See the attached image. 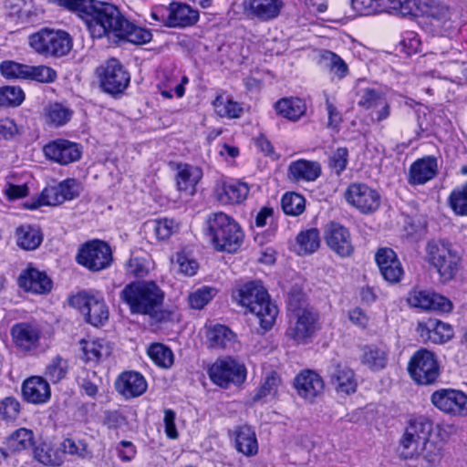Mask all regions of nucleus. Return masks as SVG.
<instances>
[{"instance_id": "f257e3e1", "label": "nucleus", "mask_w": 467, "mask_h": 467, "mask_svg": "<svg viewBox=\"0 0 467 467\" xmlns=\"http://www.w3.org/2000/svg\"><path fill=\"white\" fill-rule=\"evenodd\" d=\"M67 11L76 13L85 23L93 38L107 37L143 45L151 40L150 30L129 21L113 5L96 0H47Z\"/></svg>"}, {"instance_id": "f03ea898", "label": "nucleus", "mask_w": 467, "mask_h": 467, "mask_svg": "<svg viewBox=\"0 0 467 467\" xmlns=\"http://www.w3.org/2000/svg\"><path fill=\"white\" fill-rule=\"evenodd\" d=\"M119 297L131 315L149 316L157 321L164 319V292L153 281L131 282L124 286Z\"/></svg>"}, {"instance_id": "7ed1b4c3", "label": "nucleus", "mask_w": 467, "mask_h": 467, "mask_svg": "<svg viewBox=\"0 0 467 467\" xmlns=\"http://www.w3.org/2000/svg\"><path fill=\"white\" fill-rule=\"evenodd\" d=\"M233 298L242 306L254 314L260 327L267 331L272 328L278 314L266 288L259 281H252L236 287Z\"/></svg>"}, {"instance_id": "20e7f679", "label": "nucleus", "mask_w": 467, "mask_h": 467, "mask_svg": "<svg viewBox=\"0 0 467 467\" xmlns=\"http://www.w3.org/2000/svg\"><path fill=\"white\" fill-rule=\"evenodd\" d=\"M303 296L291 294L288 298L289 325L285 337L296 344H306L317 330L318 316L304 307Z\"/></svg>"}, {"instance_id": "39448f33", "label": "nucleus", "mask_w": 467, "mask_h": 467, "mask_svg": "<svg viewBox=\"0 0 467 467\" xmlns=\"http://www.w3.org/2000/svg\"><path fill=\"white\" fill-rule=\"evenodd\" d=\"M206 223L216 250L234 253L240 248L244 233L234 218L218 212L209 214Z\"/></svg>"}, {"instance_id": "423d86ee", "label": "nucleus", "mask_w": 467, "mask_h": 467, "mask_svg": "<svg viewBox=\"0 0 467 467\" xmlns=\"http://www.w3.org/2000/svg\"><path fill=\"white\" fill-rule=\"evenodd\" d=\"M427 261L438 272L442 282L455 277L461 264V255L453 246L443 241H432L426 247Z\"/></svg>"}, {"instance_id": "0eeeda50", "label": "nucleus", "mask_w": 467, "mask_h": 467, "mask_svg": "<svg viewBox=\"0 0 467 467\" xmlns=\"http://www.w3.org/2000/svg\"><path fill=\"white\" fill-rule=\"evenodd\" d=\"M29 45L39 55L60 57L71 50L72 38L66 31L42 28L29 36Z\"/></svg>"}, {"instance_id": "6e6552de", "label": "nucleus", "mask_w": 467, "mask_h": 467, "mask_svg": "<svg viewBox=\"0 0 467 467\" xmlns=\"http://www.w3.org/2000/svg\"><path fill=\"white\" fill-rule=\"evenodd\" d=\"M101 90L112 97L124 93L130 82V75L117 58H109L95 69Z\"/></svg>"}, {"instance_id": "1a4fd4ad", "label": "nucleus", "mask_w": 467, "mask_h": 467, "mask_svg": "<svg viewBox=\"0 0 467 467\" xmlns=\"http://www.w3.org/2000/svg\"><path fill=\"white\" fill-rule=\"evenodd\" d=\"M72 306L86 317V321L94 327L102 326L109 318V308L104 297L98 291H82L70 299Z\"/></svg>"}, {"instance_id": "9d476101", "label": "nucleus", "mask_w": 467, "mask_h": 467, "mask_svg": "<svg viewBox=\"0 0 467 467\" xmlns=\"http://www.w3.org/2000/svg\"><path fill=\"white\" fill-rule=\"evenodd\" d=\"M78 264L93 272H99L110 266L113 257L109 244L101 240L85 243L76 256Z\"/></svg>"}, {"instance_id": "9b49d317", "label": "nucleus", "mask_w": 467, "mask_h": 467, "mask_svg": "<svg viewBox=\"0 0 467 467\" xmlns=\"http://www.w3.org/2000/svg\"><path fill=\"white\" fill-rule=\"evenodd\" d=\"M408 371L418 384L430 385L438 379L440 365L434 353L421 348L411 357Z\"/></svg>"}, {"instance_id": "f8f14e48", "label": "nucleus", "mask_w": 467, "mask_h": 467, "mask_svg": "<svg viewBox=\"0 0 467 467\" xmlns=\"http://www.w3.org/2000/svg\"><path fill=\"white\" fill-rule=\"evenodd\" d=\"M80 192L81 185L76 179H67L57 186L45 188L37 200L33 201L26 207L35 210L42 205L56 206L75 199Z\"/></svg>"}, {"instance_id": "ddd939ff", "label": "nucleus", "mask_w": 467, "mask_h": 467, "mask_svg": "<svg viewBox=\"0 0 467 467\" xmlns=\"http://www.w3.org/2000/svg\"><path fill=\"white\" fill-rule=\"evenodd\" d=\"M211 380L222 387L228 388L230 384L238 385L246 379V368L232 358L217 359L208 369Z\"/></svg>"}, {"instance_id": "4468645a", "label": "nucleus", "mask_w": 467, "mask_h": 467, "mask_svg": "<svg viewBox=\"0 0 467 467\" xmlns=\"http://www.w3.org/2000/svg\"><path fill=\"white\" fill-rule=\"evenodd\" d=\"M431 403L441 411L451 416H467V395L453 389H441L431 396Z\"/></svg>"}, {"instance_id": "2eb2a0df", "label": "nucleus", "mask_w": 467, "mask_h": 467, "mask_svg": "<svg viewBox=\"0 0 467 467\" xmlns=\"http://www.w3.org/2000/svg\"><path fill=\"white\" fill-rule=\"evenodd\" d=\"M346 201L363 213H373L380 205V195L365 183H351L345 192Z\"/></svg>"}, {"instance_id": "dca6fc26", "label": "nucleus", "mask_w": 467, "mask_h": 467, "mask_svg": "<svg viewBox=\"0 0 467 467\" xmlns=\"http://www.w3.org/2000/svg\"><path fill=\"white\" fill-rule=\"evenodd\" d=\"M358 105L366 110H370L374 122H381L390 115V106L385 93L373 88H366L360 91Z\"/></svg>"}, {"instance_id": "f3484780", "label": "nucleus", "mask_w": 467, "mask_h": 467, "mask_svg": "<svg viewBox=\"0 0 467 467\" xmlns=\"http://www.w3.org/2000/svg\"><path fill=\"white\" fill-rule=\"evenodd\" d=\"M324 239L329 249L340 257H349L354 252L348 229L338 223L330 222L326 225Z\"/></svg>"}, {"instance_id": "a211bd4d", "label": "nucleus", "mask_w": 467, "mask_h": 467, "mask_svg": "<svg viewBox=\"0 0 467 467\" xmlns=\"http://www.w3.org/2000/svg\"><path fill=\"white\" fill-rule=\"evenodd\" d=\"M329 383L338 394L350 395L357 390L355 373L346 364L332 361L327 368Z\"/></svg>"}, {"instance_id": "6ab92c4d", "label": "nucleus", "mask_w": 467, "mask_h": 467, "mask_svg": "<svg viewBox=\"0 0 467 467\" xmlns=\"http://www.w3.org/2000/svg\"><path fill=\"white\" fill-rule=\"evenodd\" d=\"M10 333L13 343L19 351L29 353L38 348L41 331L36 325L17 323L11 327Z\"/></svg>"}, {"instance_id": "aec40b11", "label": "nucleus", "mask_w": 467, "mask_h": 467, "mask_svg": "<svg viewBox=\"0 0 467 467\" xmlns=\"http://www.w3.org/2000/svg\"><path fill=\"white\" fill-rule=\"evenodd\" d=\"M43 150L47 158L62 165L77 161L81 157L79 145L67 140H54L47 144Z\"/></svg>"}, {"instance_id": "412c9836", "label": "nucleus", "mask_w": 467, "mask_h": 467, "mask_svg": "<svg viewBox=\"0 0 467 467\" xmlns=\"http://www.w3.org/2000/svg\"><path fill=\"white\" fill-rule=\"evenodd\" d=\"M375 259L383 278L390 283H399L404 270L396 253L390 248H380L378 250Z\"/></svg>"}, {"instance_id": "4be33fe9", "label": "nucleus", "mask_w": 467, "mask_h": 467, "mask_svg": "<svg viewBox=\"0 0 467 467\" xmlns=\"http://www.w3.org/2000/svg\"><path fill=\"white\" fill-rule=\"evenodd\" d=\"M202 170L188 163L176 164V187L184 196L191 197L196 192V186L202 178Z\"/></svg>"}, {"instance_id": "5701e85b", "label": "nucleus", "mask_w": 467, "mask_h": 467, "mask_svg": "<svg viewBox=\"0 0 467 467\" xmlns=\"http://www.w3.org/2000/svg\"><path fill=\"white\" fill-rule=\"evenodd\" d=\"M408 302L413 307L426 310L450 312L452 309V304L447 297L424 290L411 291L409 294Z\"/></svg>"}, {"instance_id": "b1692460", "label": "nucleus", "mask_w": 467, "mask_h": 467, "mask_svg": "<svg viewBox=\"0 0 467 467\" xmlns=\"http://www.w3.org/2000/svg\"><path fill=\"white\" fill-rule=\"evenodd\" d=\"M283 7L282 0H244L243 2L244 14L261 21L276 18Z\"/></svg>"}, {"instance_id": "393cba45", "label": "nucleus", "mask_w": 467, "mask_h": 467, "mask_svg": "<svg viewBox=\"0 0 467 467\" xmlns=\"http://www.w3.org/2000/svg\"><path fill=\"white\" fill-rule=\"evenodd\" d=\"M295 387L303 399L312 402L324 390L322 378L313 370H305L295 379Z\"/></svg>"}, {"instance_id": "a878e982", "label": "nucleus", "mask_w": 467, "mask_h": 467, "mask_svg": "<svg viewBox=\"0 0 467 467\" xmlns=\"http://www.w3.org/2000/svg\"><path fill=\"white\" fill-rule=\"evenodd\" d=\"M420 336L426 341L442 344L453 337V328L448 324L436 318H429L418 325Z\"/></svg>"}, {"instance_id": "bb28decb", "label": "nucleus", "mask_w": 467, "mask_h": 467, "mask_svg": "<svg viewBox=\"0 0 467 467\" xmlns=\"http://www.w3.org/2000/svg\"><path fill=\"white\" fill-rule=\"evenodd\" d=\"M147 386L144 377L136 371L121 373L115 382L117 391L126 399L142 395L146 391Z\"/></svg>"}, {"instance_id": "cd10ccee", "label": "nucleus", "mask_w": 467, "mask_h": 467, "mask_svg": "<svg viewBox=\"0 0 467 467\" xmlns=\"http://www.w3.org/2000/svg\"><path fill=\"white\" fill-rule=\"evenodd\" d=\"M22 394L28 403L43 404L49 400L51 389L46 379L40 376H33L24 381Z\"/></svg>"}, {"instance_id": "c85d7f7f", "label": "nucleus", "mask_w": 467, "mask_h": 467, "mask_svg": "<svg viewBox=\"0 0 467 467\" xmlns=\"http://www.w3.org/2000/svg\"><path fill=\"white\" fill-rule=\"evenodd\" d=\"M437 173V159L434 156H425L410 165L408 182L411 185H421L432 180Z\"/></svg>"}, {"instance_id": "c756f323", "label": "nucleus", "mask_w": 467, "mask_h": 467, "mask_svg": "<svg viewBox=\"0 0 467 467\" xmlns=\"http://www.w3.org/2000/svg\"><path fill=\"white\" fill-rule=\"evenodd\" d=\"M166 12V24L170 27H186L193 25L199 19L198 11L186 4L172 2Z\"/></svg>"}, {"instance_id": "7c9ffc66", "label": "nucleus", "mask_w": 467, "mask_h": 467, "mask_svg": "<svg viewBox=\"0 0 467 467\" xmlns=\"http://www.w3.org/2000/svg\"><path fill=\"white\" fill-rule=\"evenodd\" d=\"M287 175L290 181L296 182H315L321 175V165L316 161L300 159L289 164Z\"/></svg>"}, {"instance_id": "2f4dec72", "label": "nucleus", "mask_w": 467, "mask_h": 467, "mask_svg": "<svg viewBox=\"0 0 467 467\" xmlns=\"http://www.w3.org/2000/svg\"><path fill=\"white\" fill-rule=\"evenodd\" d=\"M248 193V185L238 181L224 182L215 189L216 199L223 204L241 203Z\"/></svg>"}, {"instance_id": "473e14b6", "label": "nucleus", "mask_w": 467, "mask_h": 467, "mask_svg": "<svg viewBox=\"0 0 467 467\" xmlns=\"http://www.w3.org/2000/svg\"><path fill=\"white\" fill-rule=\"evenodd\" d=\"M418 10L421 12V15L430 19V23L437 30H446L451 21V9L444 4L435 1H428L421 6H419Z\"/></svg>"}, {"instance_id": "72a5a7b5", "label": "nucleus", "mask_w": 467, "mask_h": 467, "mask_svg": "<svg viewBox=\"0 0 467 467\" xmlns=\"http://www.w3.org/2000/svg\"><path fill=\"white\" fill-rule=\"evenodd\" d=\"M18 281L19 285L26 291L35 294H45L52 288L51 279L45 273L35 268L23 271Z\"/></svg>"}, {"instance_id": "f704fd0d", "label": "nucleus", "mask_w": 467, "mask_h": 467, "mask_svg": "<svg viewBox=\"0 0 467 467\" xmlns=\"http://www.w3.org/2000/svg\"><path fill=\"white\" fill-rule=\"evenodd\" d=\"M83 356L81 358L87 364L97 365L111 353V347L104 339L81 340Z\"/></svg>"}, {"instance_id": "c9c22d12", "label": "nucleus", "mask_w": 467, "mask_h": 467, "mask_svg": "<svg viewBox=\"0 0 467 467\" xmlns=\"http://www.w3.org/2000/svg\"><path fill=\"white\" fill-rule=\"evenodd\" d=\"M206 339L212 348H234L236 335L226 326L214 325L206 330Z\"/></svg>"}, {"instance_id": "e433bc0d", "label": "nucleus", "mask_w": 467, "mask_h": 467, "mask_svg": "<svg viewBox=\"0 0 467 467\" xmlns=\"http://www.w3.org/2000/svg\"><path fill=\"white\" fill-rule=\"evenodd\" d=\"M236 450L247 457L258 452V442L254 431L248 425H242L234 431Z\"/></svg>"}, {"instance_id": "4c0bfd02", "label": "nucleus", "mask_w": 467, "mask_h": 467, "mask_svg": "<svg viewBox=\"0 0 467 467\" xmlns=\"http://www.w3.org/2000/svg\"><path fill=\"white\" fill-rule=\"evenodd\" d=\"M16 244L24 250H35L42 242L39 229L26 224L19 226L16 231Z\"/></svg>"}, {"instance_id": "58836bf2", "label": "nucleus", "mask_w": 467, "mask_h": 467, "mask_svg": "<svg viewBox=\"0 0 467 467\" xmlns=\"http://www.w3.org/2000/svg\"><path fill=\"white\" fill-rule=\"evenodd\" d=\"M278 115L290 120H297L306 112V105L300 99H281L275 104Z\"/></svg>"}, {"instance_id": "ea45409f", "label": "nucleus", "mask_w": 467, "mask_h": 467, "mask_svg": "<svg viewBox=\"0 0 467 467\" xmlns=\"http://www.w3.org/2000/svg\"><path fill=\"white\" fill-rule=\"evenodd\" d=\"M69 364L67 359L57 355L47 363L44 375L47 380L57 384L67 378Z\"/></svg>"}, {"instance_id": "a19ab883", "label": "nucleus", "mask_w": 467, "mask_h": 467, "mask_svg": "<svg viewBox=\"0 0 467 467\" xmlns=\"http://www.w3.org/2000/svg\"><path fill=\"white\" fill-rule=\"evenodd\" d=\"M298 253L310 254L315 253L320 246V234L317 228H310L301 231L296 236Z\"/></svg>"}, {"instance_id": "79ce46f5", "label": "nucleus", "mask_w": 467, "mask_h": 467, "mask_svg": "<svg viewBox=\"0 0 467 467\" xmlns=\"http://www.w3.org/2000/svg\"><path fill=\"white\" fill-rule=\"evenodd\" d=\"M381 12L407 16H417L419 6L414 0H379Z\"/></svg>"}, {"instance_id": "37998d69", "label": "nucleus", "mask_w": 467, "mask_h": 467, "mask_svg": "<svg viewBox=\"0 0 467 467\" xmlns=\"http://www.w3.org/2000/svg\"><path fill=\"white\" fill-rule=\"evenodd\" d=\"M72 111L59 103L50 104L45 108L46 122L54 127L65 125L71 119Z\"/></svg>"}, {"instance_id": "c03bdc74", "label": "nucleus", "mask_w": 467, "mask_h": 467, "mask_svg": "<svg viewBox=\"0 0 467 467\" xmlns=\"http://www.w3.org/2000/svg\"><path fill=\"white\" fill-rule=\"evenodd\" d=\"M388 361V353L384 348L370 346L363 349L362 362L372 370L384 368Z\"/></svg>"}, {"instance_id": "a18cd8bd", "label": "nucleus", "mask_w": 467, "mask_h": 467, "mask_svg": "<svg viewBox=\"0 0 467 467\" xmlns=\"http://www.w3.org/2000/svg\"><path fill=\"white\" fill-rule=\"evenodd\" d=\"M213 104L215 112L221 118L236 119L243 113L241 105L227 97L217 96Z\"/></svg>"}, {"instance_id": "49530a36", "label": "nucleus", "mask_w": 467, "mask_h": 467, "mask_svg": "<svg viewBox=\"0 0 467 467\" xmlns=\"http://www.w3.org/2000/svg\"><path fill=\"white\" fill-rule=\"evenodd\" d=\"M320 58L324 66L339 79L347 76L348 72V65L336 53L325 50L322 52Z\"/></svg>"}, {"instance_id": "de8ad7c7", "label": "nucleus", "mask_w": 467, "mask_h": 467, "mask_svg": "<svg viewBox=\"0 0 467 467\" xmlns=\"http://www.w3.org/2000/svg\"><path fill=\"white\" fill-rule=\"evenodd\" d=\"M34 444V433L31 430L20 428L15 431L7 441L8 448L15 451L30 449Z\"/></svg>"}, {"instance_id": "09e8293b", "label": "nucleus", "mask_w": 467, "mask_h": 467, "mask_svg": "<svg viewBox=\"0 0 467 467\" xmlns=\"http://www.w3.org/2000/svg\"><path fill=\"white\" fill-rule=\"evenodd\" d=\"M150 359L159 367L168 368L173 364V353L161 343L151 344L148 348Z\"/></svg>"}, {"instance_id": "8fccbe9b", "label": "nucleus", "mask_w": 467, "mask_h": 467, "mask_svg": "<svg viewBox=\"0 0 467 467\" xmlns=\"http://www.w3.org/2000/svg\"><path fill=\"white\" fill-rule=\"evenodd\" d=\"M448 202L455 214L467 216V182L454 188L449 196Z\"/></svg>"}, {"instance_id": "3c124183", "label": "nucleus", "mask_w": 467, "mask_h": 467, "mask_svg": "<svg viewBox=\"0 0 467 467\" xmlns=\"http://www.w3.org/2000/svg\"><path fill=\"white\" fill-rule=\"evenodd\" d=\"M281 205L285 214L297 216L305 211L306 201L301 194L287 192L283 196Z\"/></svg>"}, {"instance_id": "603ef678", "label": "nucleus", "mask_w": 467, "mask_h": 467, "mask_svg": "<svg viewBox=\"0 0 467 467\" xmlns=\"http://www.w3.org/2000/svg\"><path fill=\"white\" fill-rule=\"evenodd\" d=\"M441 442L428 441L420 449V454L430 466L438 465L443 456Z\"/></svg>"}, {"instance_id": "864d4df0", "label": "nucleus", "mask_w": 467, "mask_h": 467, "mask_svg": "<svg viewBox=\"0 0 467 467\" xmlns=\"http://www.w3.org/2000/svg\"><path fill=\"white\" fill-rule=\"evenodd\" d=\"M216 289L210 286H202L189 296V305L193 309H202L215 296Z\"/></svg>"}, {"instance_id": "5fc2aeb1", "label": "nucleus", "mask_w": 467, "mask_h": 467, "mask_svg": "<svg viewBox=\"0 0 467 467\" xmlns=\"http://www.w3.org/2000/svg\"><path fill=\"white\" fill-rule=\"evenodd\" d=\"M24 99V91L19 87L5 86L0 88V106L16 107L23 102Z\"/></svg>"}, {"instance_id": "6e6d98bb", "label": "nucleus", "mask_w": 467, "mask_h": 467, "mask_svg": "<svg viewBox=\"0 0 467 467\" xmlns=\"http://www.w3.org/2000/svg\"><path fill=\"white\" fill-rule=\"evenodd\" d=\"M60 449L65 453L80 459L91 457V451L88 450L87 442L83 440L65 439L60 444Z\"/></svg>"}, {"instance_id": "4d7b16f0", "label": "nucleus", "mask_w": 467, "mask_h": 467, "mask_svg": "<svg viewBox=\"0 0 467 467\" xmlns=\"http://www.w3.org/2000/svg\"><path fill=\"white\" fill-rule=\"evenodd\" d=\"M57 78V72L47 66H27L26 79L41 83H52Z\"/></svg>"}, {"instance_id": "13d9d810", "label": "nucleus", "mask_w": 467, "mask_h": 467, "mask_svg": "<svg viewBox=\"0 0 467 467\" xmlns=\"http://www.w3.org/2000/svg\"><path fill=\"white\" fill-rule=\"evenodd\" d=\"M34 457L45 465H60L62 460L51 446L47 443H41L34 449Z\"/></svg>"}, {"instance_id": "bf43d9fd", "label": "nucleus", "mask_w": 467, "mask_h": 467, "mask_svg": "<svg viewBox=\"0 0 467 467\" xmlns=\"http://www.w3.org/2000/svg\"><path fill=\"white\" fill-rule=\"evenodd\" d=\"M406 430L408 431V435L416 436L423 444L429 441L427 437L431 431V423L425 418H419L410 420Z\"/></svg>"}, {"instance_id": "052dcab7", "label": "nucleus", "mask_w": 467, "mask_h": 467, "mask_svg": "<svg viewBox=\"0 0 467 467\" xmlns=\"http://www.w3.org/2000/svg\"><path fill=\"white\" fill-rule=\"evenodd\" d=\"M422 442L413 435H408V431L405 432L400 440V454L405 459H411L420 454V447Z\"/></svg>"}, {"instance_id": "680f3d73", "label": "nucleus", "mask_w": 467, "mask_h": 467, "mask_svg": "<svg viewBox=\"0 0 467 467\" xmlns=\"http://www.w3.org/2000/svg\"><path fill=\"white\" fill-rule=\"evenodd\" d=\"M179 225L173 219L162 218L154 221L153 230L160 240H166L178 231Z\"/></svg>"}, {"instance_id": "e2e57ef3", "label": "nucleus", "mask_w": 467, "mask_h": 467, "mask_svg": "<svg viewBox=\"0 0 467 467\" xmlns=\"http://www.w3.org/2000/svg\"><path fill=\"white\" fill-rule=\"evenodd\" d=\"M20 403L14 397H6L0 400V418L5 420H15L20 413Z\"/></svg>"}, {"instance_id": "0e129e2a", "label": "nucleus", "mask_w": 467, "mask_h": 467, "mask_svg": "<svg viewBox=\"0 0 467 467\" xmlns=\"http://www.w3.org/2000/svg\"><path fill=\"white\" fill-rule=\"evenodd\" d=\"M279 383V377L276 375V373L272 372L265 378L264 383L259 387L257 392L253 398V400L258 401L267 396L275 395L277 391Z\"/></svg>"}, {"instance_id": "69168bd1", "label": "nucleus", "mask_w": 467, "mask_h": 467, "mask_svg": "<svg viewBox=\"0 0 467 467\" xmlns=\"http://www.w3.org/2000/svg\"><path fill=\"white\" fill-rule=\"evenodd\" d=\"M1 74L7 78L26 79L27 65L14 61H3L0 64Z\"/></svg>"}, {"instance_id": "338daca9", "label": "nucleus", "mask_w": 467, "mask_h": 467, "mask_svg": "<svg viewBox=\"0 0 467 467\" xmlns=\"http://www.w3.org/2000/svg\"><path fill=\"white\" fill-rule=\"evenodd\" d=\"M348 161V150L347 148L337 149L329 157L328 166L333 172L339 176L346 169Z\"/></svg>"}, {"instance_id": "774afa93", "label": "nucleus", "mask_w": 467, "mask_h": 467, "mask_svg": "<svg viewBox=\"0 0 467 467\" xmlns=\"http://www.w3.org/2000/svg\"><path fill=\"white\" fill-rule=\"evenodd\" d=\"M176 264L182 274L187 276H193L199 269V264L193 258L190 257L184 251L176 254Z\"/></svg>"}]
</instances>
